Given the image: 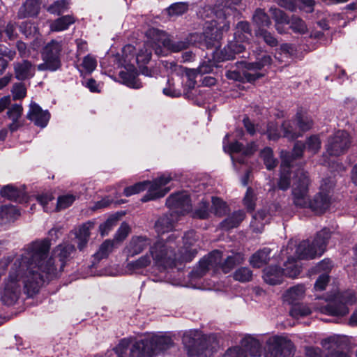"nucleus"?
<instances>
[{
	"label": "nucleus",
	"instance_id": "cd10ccee",
	"mask_svg": "<svg viewBox=\"0 0 357 357\" xmlns=\"http://www.w3.org/2000/svg\"><path fill=\"white\" fill-rule=\"evenodd\" d=\"M269 12L275 21V26L279 33H283L284 32L282 25L289 24V19L286 13L277 8L275 7H271L269 9Z\"/></svg>",
	"mask_w": 357,
	"mask_h": 357
},
{
	"label": "nucleus",
	"instance_id": "864d4df0",
	"mask_svg": "<svg viewBox=\"0 0 357 357\" xmlns=\"http://www.w3.org/2000/svg\"><path fill=\"white\" fill-rule=\"evenodd\" d=\"M26 86L22 82L15 83L11 89V94L14 100H22L26 96Z\"/></svg>",
	"mask_w": 357,
	"mask_h": 357
},
{
	"label": "nucleus",
	"instance_id": "39448f33",
	"mask_svg": "<svg viewBox=\"0 0 357 357\" xmlns=\"http://www.w3.org/2000/svg\"><path fill=\"white\" fill-rule=\"evenodd\" d=\"M182 341L191 357H211L217 347L213 335H206L198 331L185 332Z\"/></svg>",
	"mask_w": 357,
	"mask_h": 357
},
{
	"label": "nucleus",
	"instance_id": "603ef678",
	"mask_svg": "<svg viewBox=\"0 0 357 357\" xmlns=\"http://www.w3.org/2000/svg\"><path fill=\"white\" fill-rule=\"evenodd\" d=\"M212 210L217 216H223L227 213V206L225 202L218 197L212 198Z\"/></svg>",
	"mask_w": 357,
	"mask_h": 357
},
{
	"label": "nucleus",
	"instance_id": "a18cd8bd",
	"mask_svg": "<svg viewBox=\"0 0 357 357\" xmlns=\"http://www.w3.org/2000/svg\"><path fill=\"white\" fill-rule=\"evenodd\" d=\"M290 28L295 32L304 34L307 31V27L305 22L300 17L293 15L289 19Z\"/></svg>",
	"mask_w": 357,
	"mask_h": 357
},
{
	"label": "nucleus",
	"instance_id": "a19ab883",
	"mask_svg": "<svg viewBox=\"0 0 357 357\" xmlns=\"http://www.w3.org/2000/svg\"><path fill=\"white\" fill-rule=\"evenodd\" d=\"M248 35H251V29L250 24L246 21L239 22L235 28L234 38L241 41H245L248 39Z\"/></svg>",
	"mask_w": 357,
	"mask_h": 357
},
{
	"label": "nucleus",
	"instance_id": "4c0bfd02",
	"mask_svg": "<svg viewBox=\"0 0 357 357\" xmlns=\"http://www.w3.org/2000/svg\"><path fill=\"white\" fill-rule=\"evenodd\" d=\"M151 255L146 253L142 255L139 259L128 263L127 268L132 272H137L142 268H146L151 264Z\"/></svg>",
	"mask_w": 357,
	"mask_h": 357
},
{
	"label": "nucleus",
	"instance_id": "c756f323",
	"mask_svg": "<svg viewBox=\"0 0 357 357\" xmlns=\"http://www.w3.org/2000/svg\"><path fill=\"white\" fill-rule=\"evenodd\" d=\"M271 249L264 248L253 254L249 262L254 268H260L267 264L270 259Z\"/></svg>",
	"mask_w": 357,
	"mask_h": 357
},
{
	"label": "nucleus",
	"instance_id": "2eb2a0df",
	"mask_svg": "<svg viewBox=\"0 0 357 357\" xmlns=\"http://www.w3.org/2000/svg\"><path fill=\"white\" fill-rule=\"evenodd\" d=\"M257 149L256 144L252 142L244 146L238 142H234L229 145V151L234 162L244 164L245 158L252 155Z\"/></svg>",
	"mask_w": 357,
	"mask_h": 357
},
{
	"label": "nucleus",
	"instance_id": "f03ea898",
	"mask_svg": "<svg viewBox=\"0 0 357 357\" xmlns=\"http://www.w3.org/2000/svg\"><path fill=\"white\" fill-rule=\"evenodd\" d=\"M310 183L307 173L303 169H298L294 173L291 186L294 204L299 208H310L316 213H323L330 207V192L335 183L330 178L323 180L320 192L316 194L312 200H310L308 195Z\"/></svg>",
	"mask_w": 357,
	"mask_h": 357
},
{
	"label": "nucleus",
	"instance_id": "bf43d9fd",
	"mask_svg": "<svg viewBox=\"0 0 357 357\" xmlns=\"http://www.w3.org/2000/svg\"><path fill=\"white\" fill-rule=\"evenodd\" d=\"M188 6L185 3H176L169 7L167 11L171 16H178L187 12Z\"/></svg>",
	"mask_w": 357,
	"mask_h": 357
},
{
	"label": "nucleus",
	"instance_id": "338daca9",
	"mask_svg": "<svg viewBox=\"0 0 357 357\" xmlns=\"http://www.w3.org/2000/svg\"><path fill=\"white\" fill-rule=\"evenodd\" d=\"M130 232V227L128 224L123 222L121 225L114 236V241H123L128 235Z\"/></svg>",
	"mask_w": 357,
	"mask_h": 357
},
{
	"label": "nucleus",
	"instance_id": "69168bd1",
	"mask_svg": "<svg viewBox=\"0 0 357 357\" xmlns=\"http://www.w3.org/2000/svg\"><path fill=\"white\" fill-rule=\"evenodd\" d=\"M257 34L259 36H261L265 43L268 45L275 47L278 45V40L276 38H275L266 29H258Z\"/></svg>",
	"mask_w": 357,
	"mask_h": 357
},
{
	"label": "nucleus",
	"instance_id": "ea45409f",
	"mask_svg": "<svg viewBox=\"0 0 357 357\" xmlns=\"http://www.w3.org/2000/svg\"><path fill=\"white\" fill-rule=\"evenodd\" d=\"M305 291V289L303 284L293 287L286 292L284 295L285 300L290 304H293L304 296Z\"/></svg>",
	"mask_w": 357,
	"mask_h": 357
},
{
	"label": "nucleus",
	"instance_id": "f8f14e48",
	"mask_svg": "<svg viewBox=\"0 0 357 357\" xmlns=\"http://www.w3.org/2000/svg\"><path fill=\"white\" fill-rule=\"evenodd\" d=\"M293 343L283 337L273 336L266 341L264 357H292Z\"/></svg>",
	"mask_w": 357,
	"mask_h": 357
},
{
	"label": "nucleus",
	"instance_id": "20e7f679",
	"mask_svg": "<svg viewBox=\"0 0 357 357\" xmlns=\"http://www.w3.org/2000/svg\"><path fill=\"white\" fill-rule=\"evenodd\" d=\"M178 234H171L165 240H158L151 245L149 252L155 266L164 268L176 266V262H189L195 256V250L190 251V255L181 256L176 253V239Z\"/></svg>",
	"mask_w": 357,
	"mask_h": 357
},
{
	"label": "nucleus",
	"instance_id": "3c124183",
	"mask_svg": "<svg viewBox=\"0 0 357 357\" xmlns=\"http://www.w3.org/2000/svg\"><path fill=\"white\" fill-rule=\"evenodd\" d=\"M210 215L209 203L202 201L193 212V218L199 219H207Z\"/></svg>",
	"mask_w": 357,
	"mask_h": 357
},
{
	"label": "nucleus",
	"instance_id": "a211bd4d",
	"mask_svg": "<svg viewBox=\"0 0 357 357\" xmlns=\"http://www.w3.org/2000/svg\"><path fill=\"white\" fill-rule=\"evenodd\" d=\"M242 0H221V3L216 6L213 11L215 19L223 24V22L229 21L228 18L236 12L235 6L238 5Z\"/></svg>",
	"mask_w": 357,
	"mask_h": 357
},
{
	"label": "nucleus",
	"instance_id": "b1692460",
	"mask_svg": "<svg viewBox=\"0 0 357 357\" xmlns=\"http://www.w3.org/2000/svg\"><path fill=\"white\" fill-rule=\"evenodd\" d=\"M241 348L246 352L247 357L259 356L261 353V347L259 342L255 337L248 336L241 341Z\"/></svg>",
	"mask_w": 357,
	"mask_h": 357
},
{
	"label": "nucleus",
	"instance_id": "774afa93",
	"mask_svg": "<svg viewBox=\"0 0 357 357\" xmlns=\"http://www.w3.org/2000/svg\"><path fill=\"white\" fill-rule=\"evenodd\" d=\"M224 357H247V354L241 347H234L227 349Z\"/></svg>",
	"mask_w": 357,
	"mask_h": 357
},
{
	"label": "nucleus",
	"instance_id": "bb28decb",
	"mask_svg": "<svg viewBox=\"0 0 357 357\" xmlns=\"http://www.w3.org/2000/svg\"><path fill=\"white\" fill-rule=\"evenodd\" d=\"M239 42L241 41L235 39V40L229 43V44L220 51L221 56L220 58L222 60L233 59L236 54L243 52L245 47Z\"/></svg>",
	"mask_w": 357,
	"mask_h": 357
},
{
	"label": "nucleus",
	"instance_id": "72a5a7b5",
	"mask_svg": "<svg viewBox=\"0 0 357 357\" xmlns=\"http://www.w3.org/2000/svg\"><path fill=\"white\" fill-rule=\"evenodd\" d=\"M165 41L166 43L163 48L165 53L166 51L179 52L190 47V42L186 40L185 38L181 40H176L168 36Z\"/></svg>",
	"mask_w": 357,
	"mask_h": 357
},
{
	"label": "nucleus",
	"instance_id": "a878e982",
	"mask_svg": "<svg viewBox=\"0 0 357 357\" xmlns=\"http://www.w3.org/2000/svg\"><path fill=\"white\" fill-rule=\"evenodd\" d=\"M284 276L283 271L278 266H269L264 270V280L266 283L271 285L280 284Z\"/></svg>",
	"mask_w": 357,
	"mask_h": 357
},
{
	"label": "nucleus",
	"instance_id": "2f4dec72",
	"mask_svg": "<svg viewBox=\"0 0 357 357\" xmlns=\"http://www.w3.org/2000/svg\"><path fill=\"white\" fill-rule=\"evenodd\" d=\"M20 215L19 210L13 205L3 206L0 209V225L13 221Z\"/></svg>",
	"mask_w": 357,
	"mask_h": 357
},
{
	"label": "nucleus",
	"instance_id": "0eeeda50",
	"mask_svg": "<svg viewBox=\"0 0 357 357\" xmlns=\"http://www.w3.org/2000/svg\"><path fill=\"white\" fill-rule=\"evenodd\" d=\"M203 33H194L185 38L191 45H197L204 43L207 48L215 45V43L218 42L222 36V34L227 32L229 29V23L223 22V24L218 22L215 18L211 20H206Z\"/></svg>",
	"mask_w": 357,
	"mask_h": 357
},
{
	"label": "nucleus",
	"instance_id": "8fccbe9b",
	"mask_svg": "<svg viewBox=\"0 0 357 357\" xmlns=\"http://www.w3.org/2000/svg\"><path fill=\"white\" fill-rule=\"evenodd\" d=\"M70 0H59L54 2L49 6L47 10L54 15H61L68 8Z\"/></svg>",
	"mask_w": 357,
	"mask_h": 357
},
{
	"label": "nucleus",
	"instance_id": "9d476101",
	"mask_svg": "<svg viewBox=\"0 0 357 357\" xmlns=\"http://www.w3.org/2000/svg\"><path fill=\"white\" fill-rule=\"evenodd\" d=\"M356 301V293L354 290L348 289L336 294L326 305L316 306V310L324 314L344 317L349 312L348 305H353Z\"/></svg>",
	"mask_w": 357,
	"mask_h": 357
},
{
	"label": "nucleus",
	"instance_id": "6e6552de",
	"mask_svg": "<svg viewBox=\"0 0 357 357\" xmlns=\"http://www.w3.org/2000/svg\"><path fill=\"white\" fill-rule=\"evenodd\" d=\"M171 180L172 178L170 176L162 175L155 179L152 183L149 181L139 182L133 185L126 188L124 189V195L129 197L144 191L147 188L148 191L146 194L141 200L143 202H146L150 200L156 199L164 197L169 192V188L163 187H165Z\"/></svg>",
	"mask_w": 357,
	"mask_h": 357
},
{
	"label": "nucleus",
	"instance_id": "0e129e2a",
	"mask_svg": "<svg viewBox=\"0 0 357 357\" xmlns=\"http://www.w3.org/2000/svg\"><path fill=\"white\" fill-rule=\"evenodd\" d=\"M197 72L195 69L185 68V75L187 78V81L185 82V86L187 87L189 90H191L195 88L196 84L195 78L197 77Z\"/></svg>",
	"mask_w": 357,
	"mask_h": 357
},
{
	"label": "nucleus",
	"instance_id": "aec40b11",
	"mask_svg": "<svg viewBox=\"0 0 357 357\" xmlns=\"http://www.w3.org/2000/svg\"><path fill=\"white\" fill-rule=\"evenodd\" d=\"M26 118L40 128H45L50 119V114L47 110H43L35 102L31 101L29 104Z\"/></svg>",
	"mask_w": 357,
	"mask_h": 357
},
{
	"label": "nucleus",
	"instance_id": "f257e3e1",
	"mask_svg": "<svg viewBox=\"0 0 357 357\" xmlns=\"http://www.w3.org/2000/svg\"><path fill=\"white\" fill-rule=\"evenodd\" d=\"M50 248L49 240L35 241L15 259L1 293L6 305H13L18 299L22 284L29 296L37 293L46 280L63 271L66 261L75 252L74 245L63 243L54 248L53 257H48Z\"/></svg>",
	"mask_w": 357,
	"mask_h": 357
},
{
	"label": "nucleus",
	"instance_id": "f704fd0d",
	"mask_svg": "<svg viewBox=\"0 0 357 357\" xmlns=\"http://www.w3.org/2000/svg\"><path fill=\"white\" fill-rule=\"evenodd\" d=\"M75 19L73 15H67L59 17L50 24L52 31H62L68 29L69 26L75 23Z\"/></svg>",
	"mask_w": 357,
	"mask_h": 357
},
{
	"label": "nucleus",
	"instance_id": "dca6fc26",
	"mask_svg": "<svg viewBox=\"0 0 357 357\" xmlns=\"http://www.w3.org/2000/svg\"><path fill=\"white\" fill-rule=\"evenodd\" d=\"M144 340L149 345V349L152 356L159 351L168 349L173 345L171 337L162 333H149Z\"/></svg>",
	"mask_w": 357,
	"mask_h": 357
},
{
	"label": "nucleus",
	"instance_id": "423d86ee",
	"mask_svg": "<svg viewBox=\"0 0 357 357\" xmlns=\"http://www.w3.org/2000/svg\"><path fill=\"white\" fill-rule=\"evenodd\" d=\"M244 261V255L238 252L228 256L224 261H222V252L214 250L208 257L199 261L196 273L198 277L203 276L210 269H213L215 271L221 270L223 273H228L236 266L243 264Z\"/></svg>",
	"mask_w": 357,
	"mask_h": 357
},
{
	"label": "nucleus",
	"instance_id": "f3484780",
	"mask_svg": "<svg viewBox=\"0 0 357 357\" xmlns=\"http://www.w3.org/2000/svg\"><path fill=\"white\" fill-rule=\"evenodd\" d=\"M145 34L148 39L147 43H150L157 55L164 56L167 54L163 48L166 43L165 40H167L169 36L165 31L151 27L146 30Z\"/></svg>",
	"mask_w": 357,
	"mask_h": 357
},
{
	"label": "nucleus",
	"instance_id": "680f3d73",
	"mask_svg": "<svg viewBox=\"0 0 357 357\" xmlns=\"http://www.w3.org/2000/svg\"><path fill=\"white\" fill-rule=\"evenodd\" d=\"M282 128L284 132V137H287L289 139H294L300 136V134L294 130L292 123L289 121H284Z\"/></svg>",
	"mask_w": 357,
	"mask_h": 357
},
{
	"label": "nucleus",
	"instance_id": "c9c22d12",
	"mask_svg": "<svg viewBox=\"0 0 357 357\" xmlns=\"http://www.w3.org/2000/svg\"><path fill=\"white\" fill-rule=\"evenodd\" d=\"M0 194L2 197L15 202H21L24 195V192L22 190L10 185L2 188Z\"/></svg>",
	"mask_w": 357,
	"mask_h": 357
},
{
	"label": "nucleus",
	"instance_id": "e433bc0d",
	"mask_svg": "<svg viewBox=\"0 0 357 357\" xmlns=\"http://www.w3.org/2000/svg\"><path fill=\"white\" fill-rule=\"evenodd\" d=\"M130 357H152V354L149 349V345L146 344L144 339L136 342L132 345Z\"/></svg>",
	"mask_w": 357,
	"mask_h": 357
},
{
	"label": "nucleus",
	"instance_id": "473e14b6",
	"mask_svg": "<svg viewBox=\"0 0 357 357\" xmlns=\"http://www.w3.org/2000/svg\"><path fill=\"white\" fill-rule=\"evenodd\" d=\"M174 221L175 218L173 213L165 215L160 217L155 222V229L159 234L167 232L173 228Z\"/></svg>",
	"mask_w": 357,
	"mask_h": 357
},
{
	"label": "nucleus",
	"instance_id": "c85d7f7f",
	"mask_svg": "<svg viewBox=\"0 0 357 357\" xmlns=\"http://www.w3.org/2000/svg\"><path fill=\"white\" fill-rule=\"evenodd\" d=\"M40 9L39 0H26L18 11L20 18L36 15Z\"/></svg>",
	"mask_w": 357,
	"mask_h": 357
},
{
	"label": "nucleus",
	"instance_id": "4d7b16f0",
	"mask_svg": "<svg viewBox=\"0 0 357 357\" xmlns=\"http://www.w3.org/2000/svg\"><path fill=\"white\" fill-rule=\"evenodd\" d=\"M37 200L40 204L43 206L45 212L49 213L54 211L52 201L54 197L51 194H44L39 195L37 197Z\"/></svg>",
	"mask_w": 357,
	"mask_h": 357
},
{
	"label": "nucleus",
	"instance_id": "de8ad7c7",
	"mask_svg": "<svg viewBox=\"0 0 357 357\" xmlns=\"http://www.w3.org/2000/svg\"><path fill=\"white\" fill-rule=\"evenodd\" d=\"M119 77L123 80L124 84L134 89H139L142 86L141 82H139L132 74L128 72L121 71L119 73Z\"/></svg>",
	"mask_w": 357,
	"mask_h": 357
},
{
	"label": "nucleus",
	"instance_id": "c03bdc74",
	"mask_svg": "<svg viewBox=\"0 0 357 357\" xmlns=\"http://www.w3.org/2000/svg\"><path fill=\"white\" fill-rule=\"evenodd\" d=\"M252 271L248 267H240L233 273L234 279L240 282H250L252 280Z\"/></svg>",
	"mask_w": 357,
	"mask_h": 357
},
{
	"label": "nucleus",
	"instance_id": "5fc2aeb1",
	"mask_svg": "<svg viewBox=\"0 0 357 357\" xmlns=\"http://www.w3.org/2000/svg\"><path fill=\"white\" fill-rule=\"evenodd\" d=\"M119 218L116 215L110 216L105 222L99 226V231L101 236H104L117 225Z\"/></svg>",
	"mask_w": 357,
	"mask_h": 357
},
{
	"label": "nucleus",
	"instance_id": "37998d69",
	"mask_svg": "<svg viewBox=\"0 0 357 357\" xmlns=\"http://www.w3.org/2000/svg\"><path fill=\"white\" fill-rule=\"evenodd\" d=\"M260 156L263 159L267 169L271 170L277 166L278 161L274 158L273 151L271 148L266 147L260 153Z\"/></svg>",
	"mask_w": 357,
	"mask_h": 357
},
{
	"label": "nucleus",
	"instance_id": "e2e57ef3",
	"mask_svg": "<svg viewBox=\"0 0 357 357\" xmlns=\"http://www.w3.org/2000/svg\"><path fill=\"white\" fill-rule=\"evenodd\" d=\"M305 149H306L305 144L301 141H298L295 143L291 155H290L287 152L284 153L282 151L281 157L282 158V155L286 157L289 156L291 159V162L293 157L296 158H299V157L302 156L304 150H305Z\"/></svg>",
	"mask_w": 357,
	"mask_h": 357
},
{
	"label": "nucleus",
	"instance_id": "7c9ffc66",
	"mask_svg": "<svg viewBox=\"0 0 357 357\" xmlns=\"http://www.w3.org/2000/svg\"><path fill=\"white\" fill-rule=\"evenodd\" d=\"M245 213L243 211L234 212L231 216L224 220L220 223L222 229L229 230L237 227L245 218Z\"/></svg>",
	"mask_w": 357,
	"mask_h": 357
},
{
	"label": "nucleus",
	"instance_id": "9b49d317",
	"mask_svg": "<svg viewBox=\"0 0 357 357\" xmlns=\"http://www.w3.org/2000/svg\"><path fill=\"white\" fill-rule=\"evenodd\" d=\"M62 50L61 43L52 40L43 48L42 58L43 63L38 65L40 71H55L61 67L60 54Z\"/></svg>",
	"mask_w": 357,
	"mask_h": 357
},
{
	"label": "nucleus",
	"instance_id": "ddd939ff",
	"mask_svg": "<svg viewBox=\"0 0 357 357\" xmlns=\"http://www.w3.org/2000/svg\"><path fill=\"white\" fill-rule=\"evenodd\" d=\"M349 133L344 130H338L328 139L326 144L327 153L333 156L344 154L351 145Z\"/></svg>",
	"mask_w": 357,
	"mask_h": 357
},
{
	"label": "nucleus",
	"instance_id": "393cba45",
	"mask_svg": "<svg viewBox=\"0 0 357 357\" xmlns=\"http://www.w3.org/2000/svg\"><path fill=\"white\" fill-rule=\"evenodd\" d=\"M93 227V223L87 222L82 225L75 232L76 238L78 240L77 248L80 251L86 248L90 237V231Z\"/></svg>",
	"mask_w": 357,
	"mask_h": 357
},
{
	"label": "nucleus",
	"instance_id": "6ab92c4d",
	"mask_svg": "<svg viewBox=\"0 0 357 357\" xmlns=\"http://www.w3.org/2000/svg\"><path fill=\"white\" fill-rule=\"evenodd\" d=\"M151 241L145 236H135L131 238L126 247L124 252L127 257H133L142 253L148 247L150 248Z\"/></svg>",
	"mask_w": 357,
	"mask_h": 357
},
{
	"label": "nucleus",
	"instance_id": "79ce46f5",
	"mask_svg": "<svg viewBox=\"0 0 357 357\" xmlns=\"http://www.w3.org/2000/svg\"><path fill=\"white\" fill-rule=\"evenodd\" d=\"M114 248V241L106 240L99 247L98 250L93 255L94 259L97 261L107 258L112 252Z\"/></svg>",
	"mask_w": 357,
	"mask_h": 357
},
{
	"label": "nucleus",
	"instance_id": "09e8293b",
	"mask_svg": "<svg viewBox=\"0 0 357 357\" xmlns=\"http://www.w3.org/2000/svg\"><path fill=\"white\" fill-rule=\"evenodd\" d=\"M312 312L310 308L304 304L294 305L290 310V315L296 319L304 317Z\"/></svg>",
	"mask_w": 357,
	"mask_h": 357
},
{
	"label": "nucleus",
	"instance_id": "4468645a",
	"mask_svg": "<svg viewBox=\"0 0 357 357\" xmlns=\"http://www.w3.org/2000/svg\"><path fill=\"white\" fill-rule=\"evenodd\" d=\"M166 205L172 211L173 214L184 215L192 209L190 197L185 192L170 195L166 200Z\"/></svg>",
	"mask_w": 357,
	"mask_h": 357
},
{
	"label": "nucleus",
	"instance_id": "1a4fd4ad",
	"mask_svg": "<svg viewBox=\"0 0 357 357\" xmlns=\"http://www.w3.org/2000/svg\"><path fill=\"white\" fill-rule=\"evenodd\" d=\"M272 59L270 55L264 54L257 57L254 62H245L243 63L242 73L237 70H228L226 77L229 79L239 82H255L264 76V73L259 72L266 66L271 65Z\"/></svg>",
	"mask_w": 357,
	"mask_h": 357
},
{
	"label": "nucleus",
	"instance_id": "7ed1b4c3",
	"mask_svg": "<svg viewBox=\"0 0 357 357\" xmlns=\"http://www.w3.org/2000/svg\"><path fill=\"white\" fill-rule=\"evenodd\" d=\"M331 237V231L327 228L323 229L317 233L312 241L306 240L301 242L296 248L294 256L290 255L294 245L293 243H289L286 249L281 251L282 255L287 257L282 269L284 276L294 278L300 273L301 266L296 259H312L321 257Z\"/></svg>",
	"mask_w": 357,
	"mask_h": 357
},
{
	"label": "nucleus",
	"instance_id": "5701e85b",
	"mask_svg": "<svg viewBox=\"0 0 357 357\" xmlns=\"http://www.w3.org/2000/svg\"><path fill=\"white\" fill-rule=\"evenodd\" d=\"M291 159L289 156L286 157L282 155V160L280 165V176L278 183L279 189L285 191L289 189L291 180V173L290 172Z\"/></svg>",
	"mask_w": 357,
	"mask_h": 357
},
{
	"label": "nucleus",
	"instance_id": "4be33fe9",
	"mask_svg": "<svg viewBox=\"0 0 357 357\" xmlns=\"http://www.w3.org/2000/svg\"><path fill=\"white\" fill-rule=\"evenodd\" d=\"M13 69L15 77L20 81L29 79L35 75V68L28 60L15 62Z\"/></svg>",
	"mask_w": 357,
	"mask_h": 357
},
{
	"label": "nucleus",
	"instance_id": "58836bf2",
	"mask_svg": "<svg viewBox=\"0 0 357 357\" xmlns=\"http://www.w3.org/2000/svg\"><path fill=\"white\" fill-rule=\"evenodd\" d=\"M253 23L259 29H264L271 24L268 15L261 8H257L252 16Z\"/></svg>",
	"mask_w": 357,
	"mask_h": 357
},
{
	"label": "nucleus",
	"instance_id": "13d9d810",
	"mask_svg": "<svg viewBox=\"0 0 357 357\" xmlns=\"http://www.w3.org/2000/svg\"><path fill=\"white\" fill-rule=\"evenodd\" d=\"M75 200V197L73 195H66L59 197L56 210L61 211L69 207Z\"/></svg>",
	"mask_w": 357,
	"mask_h": 357
},
{
	"label": "nucleus",
	"instance_id": "6e6d98bb",
	"mask_svg": "<svg viewBox=\"0 0 357 357\" xmlns=\"http://www.w3.org/2000/svg\"><path fill=\"white\" fill-rule=\"evenodd\" d=\"M296 121L298 126L303 132L309 130L313 125V121L310 116L300 112L296 114Z\"/></svg>",
	"mask_w": 357,
	"mask_h": 357
},
{
	"label": "nucleus",
	"instance_id": "49530a36",
	"mask_svg": "<svg viewBox=\"0 0 357 357\" xmlns=\"http://www.w3.org/2000/svg\"><path fill=\"white\" fill-rule=\"evenodd\" d=\"M183 243L185 247V253L181 252V256H185V255H190V251L195 250L197 252L196 249H190L188 250L189 247L192 245L196 241V234L194 231H187L184 236L183 237ZM197 252H195V255Z\"/></svg>",
	"mask_w": 357,
	"mask_h": 357
},
{
	"label": "nucleus",
	"instance_id": "412c9836",
	"mask_svg": "<svg viewBox=\"0 0 357 357\" xmlns=\"http://www.w3.org/2000/svg\"><path fill=\"white\" fill-rule=\"evenodd\" d=\"M24 109L21 104H12L6 112L8 119L11 123L8 125V128L11 132H14L24 125V121L22 119Z\"/></svg>",
	"mask_w": 357,
	"mask_h": 357
},
{
	"label": "nucleus",
	"instance_id": "052dcab7",
	"mask_svg": "<svg viewBox=\"0 0 357 357\" xmlns=\"http://www.w3.org/2000/svg\"><path fill=\"white\" fill-rule=\"evenodd\" d=\"M305 144L306 150L311 154H315L321 147V142L317 136L309 137Z\"/></svg>",
	"mask_w": 357,
	"mask_h": 357
}]
</instances>
